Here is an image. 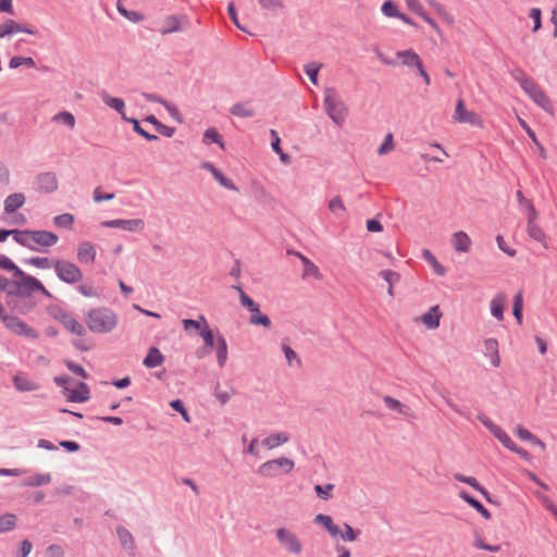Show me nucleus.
Instances as JSON below:
<instances>
[{"label": "nucleus", "mask_w": 557, "mask_h": 557, "mask_svg": "<svg viewBox=\"0 0 557 557\" xmlns=\"http://www.w3.org/2000/svg\"><path fill=\"white\" fill-rule=\"evenodd\" d=\"M53 268L58 278L66 284H75L83 278V272L74 262L57 260Z\"/></svg>", "instance_id": "nucleus-5"}, {"label": "nucleus", "mask_w": 557, "mask_h": 557, "mask_svg": "<svg viewBox=\"0 0 557 557\" xmlns=\"http://www.w3.org/2000/svg\"><path fill=\"white\" fill-rule=\"evenodd\" d=\"M122 0H119L117 1V11L121 15H123L124 17H126L127 20H129L131 22L133 23H138L143 20V15L137 12V11H128L126 10L125 8H123L120 3H121Z\"/></svg>", "instance_id": "nucleus-54"}, {"label": "nucleus", "mask_w": 557, "mask_h": 557, "mask_svg": "<svg viewBox=\"0 0 557 557\" xmlns=\"http://www.w3.org/2000/svg\"><path fill=\"white\" fill-rule=\"evenodd\" d=\"M262 10L277 13L285 8L284 0H257Z\"/></svg>", "instance_id": "nucleus-43"}, {"label": "nucleus", "mask_w": 557, "mask_h": 557, "mask_svg": "<svg viewBox=\"0 0 557 557\" xmlns=\"http://www.w3.org/2000/svg\"><path fill=\"white\" fill-rule=\"evenodd\" d=\"M59 187L57 175L53 172L38 174L34 181V188L41 194H51Z\"/></svg>", "instance_id": "nucleus-11"}, {"label": "nucleus", "mask_w": 557, "mask_h": 557, "mask_svg": "<svg viewBox=\"0 0 557 557\" xmlns=\"http://www.w3.org/2000/svg\"><path fill=\"white\" fill-rule=\"evenodd\" d=\"M484 356L490 358L494 368L500 364V357L498 351V342L495 338H487L484 341Z\"/></svg>", "instance_id": "nucleus-19"}, {"label": "nucleus", "mask_w": 557, "mask_h": 557, "mask_svg": "<svg viewBox=\"0 0 557 557\" xmlns=\"http://www.w3.org/2000/svg\"><path fill=\"white\" fill-rule=\"evenodd\" d=\"M249 322L253 325H262L264 327L271 326V320L267 314H263L260 311V307H256L253 310L250 311V318Z\"/></svg>", "instance_id": "nucleus-38"}, {"label": "nucleus", "mask_w": 557, "mask_h": 557, "mask_svg": "<svg viewBox=\"0 0 557 557\" xmlns=\"http://www.w3.org/2000/svg\"><path fill=\"white\" fill-rule=\"evenodd\" d=\"M441 317H442V313L438 310V306H434L422 315V322L429 329H436L440 325Z\"/></svg>", "instance_id": "nucleus-32"}, {"label": "nucleus", "mask_w": 557, "mask_h": 557, "mask_svg": "<svg viewBox=\"0 0 557 557\" xmlns=\"http://www.w3.org/2000/svg\"><path fill=\"white\" fill-rule=\"evenodd\" d=\"M22 65L28 66V67H35L36 62L30 57H13L9 61V67L10 69H17Z\"/></svg>", "instance_id": "nucleus-47"}, {"label": "nucleus", "mask_w": 557, "mask_h": 557, "mask_svg": "<svg viewBox=\"0 0 557 557\" xmlns=\"http://www.w3.org/2000/svg\"><path fill=\"white\" fill-rule=\"evenodd\" d=\"M100 97L106 106L109 108L115 110L119 114H121V117L123 119V115L125 114V102L123 99L117 97H112L107 91H102L100 94Z\"/></svg>", "instance_id": "nucleus-25"}, {"label": "nucleus", "mask_w": 557, "mask_h": 557, "mask_svg": "<svg viewBox=\"0 0 557 557\" xmlns=\"http://www.w3.org/2000/svg\"><path fill=\"white\" fill-rule=\"evenodd\" d=\"M530 18L533 20L534 26L532 32L536 33L542 27V11L540 8H532L529 13Z\"/></svg>", "instance_id": "nucleus-63"}, {"label": "nucleus", "mask_w": 557, "mask_h": 557, "mask_svg": "<svg viewBox=\"0 0 557 557\" xmlns=\"http://www.w3.org/2000/svg\"><path fill=\"white\" fill-rule=\"evenodd\" d=\"M53 223L57 227L70 230L74 223V215L71 213H62L53 218Z\"/></svg>", "instance_id": "nucleus-46"}, {"label": "nucleus", "mask_w": 557, "mask_h": 557, "mask_svg": "<svg viewBox=\"0 0 557 557\" xmlns=\"http://www.w3.org/2000/svg\"><path fill=\"white\" fill-rule=\"evenodd\" d=\"M13 385L18 392H33L38 388V385L35 382L18 374L13 376Z\"/></svg>", "instance_id": "nucleus-35"}, {"label": "nucleus", "mask_w": 557, "mask_h": 557, "mask_svg": "<svg viewBox=\"0 0 557 557\" xmlns=\"http://www.w3.org/2000/svg\"><path fill=\"white\" fill-rule=\"evenodd\" d=\"M62 324L64 325V327L70 331L71 333L75 334V335H84L85 334V329L83 326V324L81 322H78L74 317H72L71 314H65L63 315L62 318Z\"/></svg>", "instance_id": "nucleus-30"}, {"label": "nucleus", "mask_w": 557, "mask_h": 557, "mask_svg": "<svg viewBox=\"0 0 557 557\" xmlns=\"http://www.w3.org/2000/svg\"><path fill=\"white\" fill-rule=\"evenodd\" d=\"M17 518L14 513H4L0 516V533L13 530L16 525Z\"/></svg>", "instance_id": "nucleus-42"}, {"label": "nucleus", "mask_w": 557, "mask_h": 557, "mask_svg": "<svg viewBox=\"0 0 557 557\" xmlns=\"http://www.w3.org/2000/svg\"><path fill=\"white\" fill-rule=\"evenodd\" d=\"M1 321L4 323L5 327L15 335L28 338L38 337V333L36 332V330L30 327L28 324H26L17 317L10 315L7 313L4 317H2Z\"/></svg>", "instance_id": "nucleus-8"}, {"label": "nucleus", "mask_w": 557, "mask_h": 557, "mask_svg": "<svg viewBox=\"0 0 557 557\" xmlns=\"http://www.w3.org/2000/svg\"><path fill=\"white\" fill-rule=\"evenodd\" d=\"M382 12L387 17H398L399 15L398 8L392 0H387L383 3Z\"/></svg>", "instance_id": "nucleus-59"}, {"label": "nucleus", "mask_w": 557, "mask_h": 557, "mask_svg": "<svg viewBox=\"0 0 557 557\" xmlns=\"http://www.w3.org/2000/svg\"><path fill=\"white\" fill-rule=\"evenodd\" d=\"M51 482V475L49 473H38L29 478L23 485L29 487H36L46 485Z\"/></svg>", "instance_id": "nucleus-44"}, {"label": "nucleus", "mask_w": 557, "mask_h": 557, "mask_svg": "<svg viewBox=\"0 0 557 557\" xmlns=\"http://www.w3.org/2000/svg\"><path fill=\"white\" fill-rule=\"evenodd\" d=\"M459 497L472 508H474L479 513H481L484 519L491 518V512L482 505L481 502L471 496L468 492L461 491L459 493Z\"/></svg>", "instance_id": "nucleus-27"}, {"label": "nucleus", "mask_w": 557, "mask_h": 557, "mask_svg": "<svg viewBox=\"0 0 557 557\" xmlns=\"http://www.w3.org/2000/svg\"><path fill=\"white\" fill-rule=\"evenodd\" d=\"M52 120L55 122H61V123L65 124L66 126H69L70 128H73L75 126V117L71 112H67V111L57 113L52 117Z\"/></svg>", "instance_id": "nucleus-53"}, {"label": "nucleus", "mask_w": 557, "mask_h": 557, "mask_svg": "<svg viewBox=\"0 0 557 557\" xmlns=\"http://www.w3.org/2000/svg\"><path fill=\"white\" fill-rule=\"evenodd\" d=\"M13 276L15 280L10 281V289H8L9 295L26 298L33 293L39 292L47 298L52 297L39 280L25 273L23 270H21V274H14Z\"/></svg>", "instance_id": "nucleus-2"}, {"label": "nucleus", "mask_w": 557, "mask_h": 557, "mask_svg": "<svg viewBox=\"0 0 557 557\" xmlns=\"http://www.w3.org/2000/svg\"><path fill=\"white\" fill-rule=\"evenodd\" d=\"M123 121L131 123L133 125V131L137 133L138 135L143 136L148 141H156L158 140V136L151 133H148L145 131L137 119L128 117L126 115H123Z\"/></svg>", "instance_id": "nucleus-36"}, {"label": "nucleus", "mask_w": 557, "mask_h": 557, "mask_svg": "<svg viewBox=\"0 0 557 557\" xmlns=\"http://www.w3.org/2000/svg\"><path fill=\"white\" fill-rule=\"evenodd\" d=\"M116 535H117V539H119L122 547L125 550H127L129 553V555L134 556L136 546H135V540H134V536L132 535V533L125 527L119 525L116 528Z\"/></svg>", "instance_id": "nucleus-18"}, {"label": "nucleus", "mask_w": 557, "mask_h": 557, "mask_svg": "<svg viewBox=\"0 0 557 557\" xmlns=\"http://www.w3.org/2000/svg\"><path fill=\"white\" fill-rule=\"evenodd\" d=\"M522 90L544 111L550 114L554 113V107L550 99L541 86L534 82V79H532Z\"/></svg>", "instance_id": "nucleus-7"}, {"label": "nucleus", "mask_w": 557, "mask_h": 557, "mask_svg": "<svg viewBox=\"0 0 557 557\" xmlns=\"http://www.w3.org/2000/svg\"><path fill=\"white\" fill-rule=\"evenodd\" d=\"M422 258L429 262L431 264V267L433 268L434 272L440 275V276H443L445 275L446 273V269L444 265H442L437 259L435 258V256L429 250V249H423L422 250Z\"/></svg>", "instance_id": "nucleus-41"}, {"label": "nucleus", "mask_w": 557, "mask_h": 557, "mask_svg": "<svg viewBox=\"0 0 557 557\" xmlns=\"http://www.w3.org/2000/svg\"><path fill=\"white\" fill-rule=\"evenodd\" d=\"M527 233L530 238L540 243L545 249L548 248L547 236L543 228L539 226L536 223H527Z\"/></svg>", "instance_id": "nucleus-26"}, {"label": "nucleus", "mask_w": 557, "mask_h": 557, "mask_svg": "<svg viewBox=\"0 0 557 557\" xmlns=\"http://www.w3.org/2000/svg\"><path fill=\"white\" fill-rule=\"evenodd\" d=\"M454 120L459 123H468L475 125L479 123V117L473 111H467L462 99H459L456 104Z\"/></svg>", "instance_id": "nucleus-16"}, {"label": "nucleus", "mask_w": 557, "mask_h": 557, "mask_svg": "<svg viewBox=\"0 0 557 557\" xmlns=\"http://www.w3.org/2000/svg\"><path fill=\"white\" fill-rule=\"evenodd\" d=\"M25 203V196L22 193H13L4 199V212L11 214Z\"/></svg>", "instance_id": "nucleus-24"}, {"label": "nucleus", "mask_w": 557, "mask_h": 557, "mask_svg": "<svg viewBox=\"0 0 557 557\" xmlns=\"http://www.w3.org/2000/svg\"><path fill=\"white\" fill-rule=\"evenodd\" d=\"M451 244L456 251L468 252L471 247V238L463 231L456 232L451 237Z\"/></svg>", "instance_id": "nucleus-22"}, {"label": "nucleus", "mask_w": 557, "mask_h": 557, "mask_svg": "<svg viewBox=\"0 0 557 557\" xmlns=\"http://www.w3.org/2000/svg\"><path fill=\"white\" fill-rule=\"evenodd\" d=\"M323 106L326 114L336 125H342L345 122L347 108L344 102L338 99L335 88H325Z\"/></svg>", "instance_id": "nucleus-3"}, {"label": "nucleus", "mask_w": 557, "mask_h": 557, "mask_svg": "<svg viewBox=\"0 0 557 557\" xmlns=\"http://www.w3.org/2000/svg\"><path fill=\"white\" fill-rule=\"evenodd\" d=\"M101 226L127 232H141L145 228V221L143 219H115L103 221Z\"/></svg>", "instance_id": "nucleus-10"}, {"label": "nucleus", "mask_w": 557, "mask_h": 557, "mask_svg": "<svg viewBox=\"0 0 557 557\" xmlns=\"http://www.w3.org/2000/svg\"><path fill=\"white\" fill-rule=\"evenodd\" d=\"M59 240V237L53 232L49 231H33L32 244L36 247H52Z\"/></svg>", "instance_id": "nucleus-15"}, {"label": "nucleus", "mask_w": 557, "mask_h": 557, "mask_svg": "<svg viewBox=\"0 0 557 557\" xmlns=\"http://www.w3.org/2000/svg\"><path fill=\"white\" fill-rule=\"evenodd\" d=\"M314 522L323 525L333 537H336L341 534V530H339L338 525H336L333 522V519L327 515H323V513L317 515L314 518Z\"/></svg>", "instance_id": "nucleus-29"}, {"label": "nucleus", "mask_w": 557, "mask_h": 557, "mask_svg": "<svg viewBox=\"0 0 557 557\" xmlns=\"http://www.w3.org/2000/svg\"><path fill=\"white\" fill-rule=\"evenodd\" d=\"M164 360L163 355L157 347H151L145 357L143 364L149 369L159 367Z\"/></svg>", "instance_id": "nucleus-28"}, {"label": "nucleus", "mask_w": 557, "mask_h": 557, "mask_svg": "<svg viewBox=\"0 0 557 557\" xmlns=\"http://www.w3.org/2000/svg\"><path fill=\"white\" fill-rule=\"evenodd\" d=\"M63 394L71 403H85L90 398V391L85 382H79L75 389L64 387Z\"/></svg>", "instance_id": "nucleus-14"}, {"label": "nucleus", "mask_w": 557, "mask_h": 557, "mask_svg": "<svg viewBox=\"0 0 557 557\" xmlns=\"http://www.w3.org/2000/svg\"><path fill=\"white\" fill-rule=\"evenodd\" d=\"M0 269L11 271L13 275L21 274V269L4 255H0Z\"/></svg>", "instance_id": "nucleus-57"}, {"label": "nucleus", "mask_w": 557, "mask_h": 557, "mask_svg": "<svg viewBox=\"0 0 557 557\" xmlns=\"http://www.w3.org/2000/svg\"><path fill=\"white\" fill-rule=\"evenodd\" d=\"M227 343L223 335L216 337V360L220 368H223L227 361Z\"/></svg>", "instance_id": "nucleus-34"}, {"label": "nucleus", "mask_w": 557, "mask_h": 557, "mask_svg": "<svg viewBox=\"0 0 557 557\" xmlns=\"http://www.w3.org/2000/svg\"><path fill=\"white\" fill-rule=\"evenodd\" d=\"M290 440V436L286 432L272 433L262 440V445L267 449H274L281 445H284Z\"/></svg>", "instance_id": "nucleus-23"}, {"label": "nucleus", "mask_w": 557, "mask_h": 557, "mask_svg": "<svg viewBox=\"0 0 557 557\" xmlns=\"http://www.w3.org/2000/svg\"><path fill=\"white\" fill-rule=\"evenodd\" d=\"M230 113L238 117H251L255 115L253 109L247 103L242 102L234 103L230 109Z\"/></svg>", "instance_id": "nucleus-40"}, {"label": "nucleus", "mask_w": 557, "mask_h": 557, "mask_svg": "<svg viewBox=\"0 0 557 557\" xmlns=\"http://www.w3.org/2000/svg\"><path fill=\"white\" fill-rule=\"evenodd\" d=\"M66 364V368L74 374L83 377V379H87L88 377V373L86 372V370L84 369L83 366H81L79 363H76L74 361H71V360H67L65 362Z\"/></svg>", "instance_id": "nucleus-62"}, {"label": "nucleus", "mask_w": 557, "mask_h": 557, "mask_svg": "<svg viewBox=\"0 0 557 557\" xmlns=\"http://www.w3.org/2000/svg\"><path fill=\"white\" fill-rule=\"evenodd\" d=\"M24 262L38 269H50L53 267V262L46 257H32L26 259Z\"/></svg>", "instance_id": "nucleus-50"}, {"label": "nucleus", "mask_w": 557, "mask_h": 557, "mask_svg": "<svg viewBox=\"0 0 557 557\" xmlns=\"http://www.w3.org/2000/svg\"><path fill=\"white\" fill-rule=\"evenodd\" d=\"M295 468V462L288 457H278L268 460L258 467V474L262 478H276L281 474H289Z\"/></svg>", "instance_id": "nucleus-4"}, {"label": "nucleus", "mask_w": 557, "mask_h": 557, "mask_svg": "<svg viewBox=\"0 0 557 557\" xmlns=\"http://www.w3.org/2000/svg\"><path fill=\"white\" fill-rule=\"evenodd\" d=\"M77 261L81 264L91 265L97 257V247L88 240H83L77 245Z\"/></svg>", "instance_id": "nucleus-13"}, {"label": "nucleus", "mask_w": 557, "mask_h": 557, "mask_svg": "<svg viewBox=\"0 0 557 557\" xmlns=\"http://www.w3.org/2000/svg\"><path fill=\"white\" fill-rule=\"evenodd\" d=\"M394 149V141H393V134L392 133H388L386 134L383 143L381 144V146L379 147L377 149V153L380 156H383V154H386L388 153L389 151H392Z\"/></svg>", "instance_id": "nucleus-60"}, {"label": "nucleus", "mask_w": 557, "mask_h": 557, "mask_svg": "<svg viewBox=\"0 0 557 557\" xmlns=\"http://www.w3.org/2000/svg\"><path fill=\"white\" fill-rule=\"evenodd\" d=\"M203 141L206 144H218L220 147H223L222 136L219 134V132L214 127H209L206 129L203 134Z\"/></svg>", "instance_id": "nucleus-51"}, {"label": "nucleus", "mask_w": 557, "mask_h": 557, "mask_svg": "<svg viewBox=\"0 0 557 557\" xmlns=\"http://www.w3.org/2000/svg\"><path fill=\"white\" fill-rule=\"evenodd\" d=\"M522 308L523 299L521 293H519L515 296L512 306V314L516 318L518 324L522 323Z\"/></svg>", "instance_id": "nucleus-52"}, {"label": "nucleus", "mask_w": 557, "mask_h": 557, "mask_svg": "<svg viewBox=\"0 0 557 557\" xmlns=\"http://www.w3.org/2000/svg\"><path fill=\"white\" fill-rule=\"evenodd\" d=\"M16 33H25L29 35H36L37 29L29 27L25 24H20L14 20L8 18L3 24L0 25V37H11Z\"/></svg>", "instance_id": "nucleus-12"}, {"label": "nucleus", "mask_w": 557, "mask_h": 557, "mask_svg": "<svg viewBox=\"0 0 557 557\" xmlns=\"http://www.w3.org/2000/svg\"><path fill=\"white\" fill-rule=\"evenodd\" d=\"M13 239L21 246H24L33 251H39L40 249L32 244L33 231L30 230H12Z\"/></svg>", "instance_id": "nucleus-21"}, {"label": "nucleus", "mask_w": 557, "mask_h": 557, "mask_svg": "<svg viewBox=\"0 0 557 557\" xmlns=\"http://www.w3.org/2000/svg\"><path fill=\"white\" fill-rule=\"evenodd\" d=\"M510 76L520 85L522 89L532 81V78L527 76L524 71L520 67L512 69L510 71Z\"/></svg>", "instance_id": "nucleus-49"}, {"label": "nucleus", "mask_w": 557, "mask_h": 557, "mask_svg": "<svg viewBox=\"0 0 557 557\" xmlns=\"http://www.w3.org/2000/svg\"><path fill=\"white\" fill-rule=\"evenodd\" d=\"M170 407L180 412L184 421L190 422V416L187 412L184 403L181 399H173L170 401Z\"/></svg>", "instance_id": "nucleus-58"}, {"label": "nucleus", "mask_w": 557, "mask_h": 557, "mask_svg": "<svg viewBox=\"0 0 557 557\" xmlns=\"http://www.w3.org/2000/svg\"><path fill=\"white\" fill-rule=\"evenodd\" d=\"M320 67H321V64L315 63V62L305 65V72L313 85L318 84V75H319Z\"/></svg>", "instance_id": "nucleus-56"}, {"label": "nucleus", "mask_w": 557, "mask_h": 557, "mask_svg": "<svg viewBox=\"0 0 557 557\" xmlns=\"http://www.w3.org/2000/svg\"><path fill=\"white\" fill-rule=\"evenodd\" d=\"M379 275L388 284L394 285L399 282L400 275L399 273L392 270H382Z\"/></svg>", "instance_id": "nucleus-61"}, {"label": "nucleus", "mask_w": 557, "mask_h": 557, "mask_svg": "<svg viewBox=\"0 0 557 557\" xmlns=\"http://www.w3.org/2000/svg\"><path fill=\"white\" fill-rule=\"evenodd\" d=\"M190 25V21L187 15H168L164 17L161 28L159 33L163 36L170 35L173 33H180L186 30Z\"/></svg>", "instance_id": "nucleus-9"}, {"label": "nucleus", "mask_w": 557, "mask_h": 557, "mask_svg": "<svg viewBox=\"0 0 557 557\" xmlns=\"http://www.w3.org/2000/svg\"><path fill=\"white\" fill-rule=\"evenodd\" d=\"M200 319L202 321V327H201V330L199 332V335L203 339L206 347L213 348L214 347V336H213V333H212V331H211V329H210V326L208 324V321L205 318V315L200 314Z\"/></svg>", "instance_id": "nucleus-37"}, {"label": "nucleus", "mask_w": 557, "mask_h": 557, "mask_svg": "<svg viewBox=\"0 0 557 557\" xmlns=\"http://www.w3.org/2000/svg\"><path fill=\"white\" fill-rule=\"evenodd\" d=\"M334 490V484L327 483L325 485H314L315 494L323 500H327L332 497L331 492Z\"/></svg>", "instance_id": "nucleus-55"}, {"label": "nucleus", "mask_w": 557, "mask_h": 557, "mask_svg": "<svg viewBox=\"0 0 557 557\" xmlns=\"http://www.w3.org/2000/svg\"><path fill=\"white\" fill-rule=\"evenodd\" d=\"M504 295H498L491 300V313L498 321L504 319Z\"/></svg>", "instance_id": "nucleus-39"}, {"label": "nucleus", "mask_w": 557, "mask_h": 557, "mask_svg": "<svg viewBox=\"0 0 557 557\" xmlns=\"http://www.w3.org/2000/svg\"><path fill=\"white\" fill-rule=\"evenodd\" d=\"M276 539L281 546L289 554L299 555L302 552L300 539L292 530L287 528H278L276 530Z\"/></svg>", "instance_id": "nucleus-6"}, {"label": "nucleus", "mask_w": 557, "mask_h": 557, "mask_svg": "<svg viewBox=\"0 0 557 557\" xmlns=\"http://www.w3.org/2000/svg\"><path fill=\"white\" fill-rule=\"evenodd\" d=\"M383 401L388 409L397 411L405 417H409L411 413V410L408 406L392 396H384Z\"/></svg>", "instance_id": "nucleus-31"}, {"label": "nucleus", "mask_w": 557, "mask_h": 557, "mask_svg": "<svg viewBox=\"0 0 557 557\" xmlns=\"http://www.w3.org/2000/svg\"><path fill=\"white\" fill-rule=\"evenodd\" d=\"M233 288L239 293V302L244 308H247L249 311H251L259 306L251 297H249L244 292L240 285H233Z\"/></svg>", "instance_id": "nucleus-45"}, {"label": "nucleus", "mask_w": 557, "mask_h": 557, "mask_svg": "<svg viewBox=\"0 0 557 557\" xmlns=\"http://www.w3.org/2000/svg\"><path fill=\"white\" fill-rule=\"evenodd\" d=\"M288 253L294 255L300 259L304 265V277H314L317 280L321 278V272L319 268L310 259H308L306 256L298 251L288 250Z\"/></svg>", "instance_id": "nucleus-17"}, {"label": "nucleus", "mask_w": 557, "mask_h": 557, "mask_svg": "<svg viewBox=\"0 0 557 557\" xmlns=\"http://www.w3.org/2000/svg\"><path fill=\"white\" fill-rule=\"evenodd\" d=\"M86 324L92 333L107 334L116 327L117 315L108 307L94 308L87 312Z\"/></svg>", "instance_id": "nucleus-1"}, {"label": "nucleus", "mask_w": 557, "mask_h": 557, "mask_svg": "<svg viewBox=\"0 0 557 557\" xmlns=\"http://www.w3.org/2000/svg\"><path fill=\"white\" fill-rule=\"evenodd\" d=\"M327 207L332 213H334L338 216L343 215L346 212V207L339 196L332 198L329 201Z\"/></svg>", "instance_id": "nucleus-48"}, {"label": "nucleus", "mask_w": 557, "mask_h": 557, "mask_svg": "<svg viewBox=\"0 0 557 557\" xmlns=\"http://www.w3.org/2000/svg\"><path fill=\"white\" fill-rule=\"evenodd\" d=\"M270 137H271V148L272 150L280 156V160L287 164L289 163V156L285 153L281 148V138L278 136V133L275 129H270Z\"/></svg>", "instance_id": "nucleus-33"}, {"label": "nucleus", "mask_w": 557, "mask_h": 557, "mask_svg": "<svg viewBox=\"0 0 557 557\" xmlns=\"http://www.w3.org/2000/svg\"><path fill=\"white\" fill-rule=\"evenodd\" d=\"M282 349L289 366H293L294 362H296L297 366H300V359L288 345L284 344Z\"/></svg>", "instance_id": "nucleus-64"}, {"label": "nucleus", "mask_w": 557, "mask_h": 557, "mask_svg": "<svg viewBox=\"0 0 557 557\" xmlns=\"http://www.w3.org/2000/svg\"><path fill=\"white\" fill-rule=\"evenodd\" d=\"M398 59H401V63L407 67H420L423 63L419 54L412 49L400 50L396 53Z\"/></svg>", "instance_id": "nucleus-20"}]
</instances>
